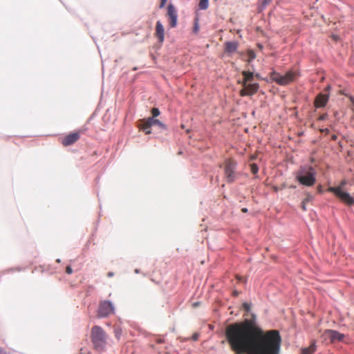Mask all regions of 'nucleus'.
Instances as JSON below:
<instances>
[{"mask_svg":"<svg viewBox=\"0 0 354 354\" xmlns=\"http://www.w3.org/2000/svg\"><path fill=\"white\" fill-rule=\"evenodd\" d=\"M312 198V196L310 194H308L307 197L302 201L301 203V208L304 211L306 209V204H307L308 202H309Z\"/></svg>","mask_w":354,"mask_h":354,"instance_id":"aec40b11","label":"nucleus"},{"mask_svg":"<svg viewBox=\"0 0 354 354\" xmlns=\"http://www.w3.org/2000/svg\"><path fill=\"white\" fill-rule=\"evenodd\" d=\"M328 101V95L326 94L319 93L315 100V106L321 108L326 106Z\"/></svg>","mask_w":354,"mask_h":354,"instance_id":"ddd939ff","label":"nucleus"},{"mask_svg":"<svg viewBox=\"0 0 354 354\" xmlns=\"http://www.w3.org/2000/svg\"><path fill=\"white\" fill-rule=\"evenodd\" d=\"M225 52L228 54L234 53L238 48V43L236 41H227L224 44Z\"/></svg>","mask_w":354,"mask_h":354,"instance_id":"2eb2a0df","label":"nucleus"},{"mask_svg":"<svg viewBox=\"0 0 354 354\" xmlns=\"http://www.w3.org/2000/svg\"><path fill=\"white\" fill-rule=\"evenodd\" d=\"M324 340H329L331 343L343 341L344 335L334 330H326L323 333Z\"/></svg>","mask_w":354,"mask_h":354,"instance_id":"9d476101","label":"nucleus"},{"mask_svg":"<svg viewBox=\"0 0 354 354\" xmlns=\"http://www.w3.org/2000/svg\"><path fill=\"white\" fill-rule=\"evenodd\" d=\"M83 130H79L76 132H72L68 135L61 138L60 141L63 146L68 147L75 143L80 138Z\"/></svg>","mask_w":354,"mask_h":354,"instance_id":"1a4fd4ad","label":"nucleus"},{"mask_svg":"<svg viewBox=\"0 0 354 354\" xmlns=\"http://www.w3.org/2000/svg\"><path fill=\"white\" fill-rule=\"evenodd\" d=\"M299 73L297 71L290 70L284 75H281L277 72L271 73V79L279 85L285 86L294 82L298 77Z\"/></svg>","mask_w":354,"mask_h":354,"instance_id":"20e7f679","label":"nucleus"},{"mask_svg":"<svg viewBox=\"0 0 354 354\" xmlns=\"http://www.w3.org/2000/svg\"><path fill=\"white\" fill-rule=\"evenodd\" d=\"M225 336L236 354H279L281 337L277 330L263 332L249 319L230 324Z\"/></svg>","mask_w":354,"mask_h":354,"instance_id":"f257e3e1","label":"nucleus"},{"mask_svg":"<svg viewBox=\"0 0 354 354\" xmlns=\"http://www.w3.org/2000/svg\"><path fill=\"white\" fill-rule=\"evenodd\" d=\"M270 1L271 0H263L262 3V6L266 7L268 3H270Z\"/></svg>","mask_w":354,"mask_h":354,"instance_id":"cd10ccee","label":"nucleus"},{"mask_svg":"<svg viewBox=\"0 0 354 354\" xmlns=\"http://www.w3.org/2000/svg\"><path fill=\"white\" fill-rule=\"evenodd\" d=\"M326 117H327L326 114H323V115L319 116V120H325L326 118Z\"/></svg>","mask_w":354,"mask_h":354,"instance_id":"c85d7f7f","label":"nucleus"},{"mask_svg":"<svg viewBox=\"0 0 354 354\" xmlns=\"http://www.w3.org/2000/svg\"><path fill=\"white\" fill-rule=\"evenodd\" d=\"M236 278L237 279V280L239 281H241V282H243V283H246V279L245 278H243L242 277H240L239 275H236Z\"/></svg>","mask_w":354,"mask_h":354,"instance_id":"a878e982","label":"nucleus"},{"mask_svg":"<svg viewBox=\"0 0 354 354\" xmlns=\"http://www.w3.org/2000/svg\"><path fill=\"white\" fill-rule=\"evenodd\" d=\"M198 305V303H194V306H197Z\"/></svg>","mask_w":354,"mask_h":354,"instance_id":"58836bf2","label":"nucleus"},{"mask_svg":"<svg viewBox=\"0 0 354 354\" xmlns=\"http://www.w3.org/2000/svg\"><path fill=\"white\" fill-rule=\"evenodd\" d=\"M248 62H251L252 59L255 58V53L254 51L250 50L248 51Z\"/></svg>","mask_w":354,"mask_h":354,"instance_id":"5701e85b","label":"nucleus"},{"mask_svg":"<svg viewBox=\"0 0 354 354\" xmlns=\"http://www.w3.org/2000/svg\"><path fill=\"white\" fill-rule=\"evenodd\" d=\"M107 276H108L109 277H113V272H109L107 274Z\"/></svg>","mask_w":354,"mask_h":354,"instance_id":"72a5a7b5","label":"nucleus"},{"mask_svg":"<svg viewBox=\"0 0 354 354\" xmlns=\"http://www.w3.org/2000/svg\"><path fill=\"white\" fill-rule=\"evenodd\" d=\"M241 212H243V213H246V212H248V209L245 208V207L242 208Z\"/></svg>","mask_w":354,"mask_h":354,"instance_id":"473e14b6","label":"nucleus"},{"mask_svg":"<svg viewBox=\"0 0 354 354\" xmlns=\"http://www.w3.org/2000/svg\"><path fill=\"white\" fill-rule=\"evenodd\" d=\"M242 86L243 88L239 92L241 96L252 95L258 91L259 88L258 83L250 82Z\"/></svg>","mask_w":354,"mask_h":354,"instance_id":"f8f14e48","label":"nucleus"},{"mask_svg":"<svg viewBox=\"0 0 354 354\" xmlns=\"http://www.w3.org/2000/svg\"><path fill=\"white\" fill-rule=\"evenodd\" d=\"M198 334H197V333H194V334L193 335V336H192V339H193L194 340H195V341H196V340H197V339H198Z\"/></svg>","mask_w":354,"mask_h":354,"instance_id":"c756f323","label":"nucleus"},{"mask_svg":"<svg viewBox=\"0 0 354 354\" xmlns=\"http://www.w3.org/2000/svg\"><path fill=\"white\" fill-rule=\"evenodd\" d=\"M198 25H197V24H196V25H195V26H194V31H195V32H197V31H198Z\"/></svg>","mask_w":354,"mask_h":354,"instance_id":"f704fd0d","label":"nucleus"},{"mask_svg":"<svg viewBox=\"0 0 354 354\" xmlns=\"http://www.w3.org/2000/svg\"><path fill=\"white\" fill-rule=\"evenodd\" d=\"M250 170H251V172H252L254 175L257 174L258 171H259L258 166H257L255 163H252V164H251V165H250Z\"/></svg>","mask_w":354,"mask_h":354,"instance_id":"412c9836","label":"nucleus"},{"mask_svg":"<svg viewBox=\"0 0 354 354\" xmlns=\"http://www.w3.org/2000/svg\"><path fill=\"white\" fill-rule=\"evenodd\" d=\"M233 296L237 297L239 295V292L237 290H234L232 292Z\"/></svg>","mask_w":354,"mask_h":354,"instance_id":"2f4dec72","label":"nucleus"},{"mask_svg":"<svg viewBox=\"0 0 354 354\" xmlns=\"http://www.w3.org/2000/svg\"><path fill=\"white\" fill-rule=\"evenodd\" d=\"M328 192L333 193L342 202L347 205L354 204V198L347 192L341 189V187H330Z\"/></svg>","mask_w":354,"mask_h":354,"instance_id":"423d86ee","label":"nucleus"},{"mask_svg":"<svg viewBox=\"0 0 354 354\" xmlns=\"http://www.w3.org/2000/svg\"><path fill=\"white\" fill-rule=\"evenodd\" d=\"M167 1V0H161V2L160 3V6L159 7L160 8H162L163 7H165V4H166V2Z\"/></svg>","mask_w":354,"mask_h":354,"instance_id":"bb28decb","label":"nucleus"},{"mask_svg":"<svg viewBox=\"0 0 354 354\" xmlns=\"http://www.w3.org/2000/svg\"><path fill=\"white\" fill-rule=\"evenodd\" d=\"M315 351V343L311 344L309 347L302 349L301 354H313Z\"/></svg>","mask_w":354,"mask_h":354,"instance_id":"f3484780","label":"nucleus"},{"mask_svg":"<svg viewBox=\"0 0 354 354\" xmlns=\"http://www.w3.org/2000/svg\"><path fill=\"white\" fill-rule=\"evenodd\" d=\"M151 114H152V117L153 118L158 116L160 115V111L158 108H156V107H153L152 109H151Z\"/></svg>","mask_w":354,"mask_h":354,"instance_id":"4be33fe9","label":"nucleus"},{"mask_svg":"<svg viewBox=\"0 0 354 354\" xmlns=\"http://www.w3.org/2000/svg\"><path fill=\"white\" fill-rule=\"evenodd\" d=\"M3 349L0 348V354H3Z\"/></svg>","mask_w":354,"mask_h":354,"instance_id":"4c0bfd02","label":"nucleus"},{"mask_svg":"<svg viewBox=\"0 0 354 354\" xmlns=\"http://www.w3.org/2000/svg\"><path fill=\"white\" fill-rule=\"evenodd\" d=\"M153 125H157L158 127V123H157V122H152V126Z\"/></svg>","mask_w":354,"mask_h":354,"instance_id":"e433bc0d","label":"nucleus"},{"mask_svg":"<svg viewBox=\"0 0 354 354\" xmlns=\"http://www.w3.org/2000/svg\"><path fill=\"white\" fill-rule=\"evenodd\" d=\"M241 74L243 76V80L242 84H245L250 83L252 81L253 77H254V74L252 72L243 71L241 73Z\"/></svg>","mask_w":354,"mask_h":354,"instance_id":"dca6fc26","label":"nucleus"},{"mask_svg":"<svg viewBox=\"0 0 354 354\" xmlns=\"http://www.w3.org/2000/svg\"><path fill=\"white\" fill-rule=\"evenodd\" d=\"M114 307L110 301H102L99 304L97 316L99 317H106L114 313Z\"/></svg>","mask_w":354,"mask_h":354,"instance_id":"6e6552de","label":"nucleus"},{"mask_svg":"<svg viewBox=\"0 0 354 354\" xmlns=\"http://www.w3.org/2000/svg\"><path fill=\"white\" fill-rule=\"evenodd\" d=\"M66 272L68 274H71L73 273V270H72V268L69 266H68L66 268Z\"/></svg>","mask_w":354,"mask_h":354,"instance_id":"393cba45","label":"nucleus"},{"mask_svg":"<svg viewBox=\"0 0 354 354\" xmlns=\"http://www.w3.org/2000/svg\"><path fill=\"white\" fill-rule=\"evenodd\" d=\"M209 6V0H199L198 8L201 10H206Z\"/></svg>","mask_w":354,"mask_h":354,"instance_id":"6ab92c4d","label":"nucleus"},{"mask_svg":"<svg viewBox=\"0 0 354 354\" xmlns=\"http://www.w3.org/2000/svg\"><path fill=\"white\" fill-rule=\"evenodd\" d=\"M318 192H322V187L321 186L318 187Z\"/></svg>","mask_w":354,"mask_h":354,"instance_id":"c9c22d12","label":"nucleus"},{"mask_svg":"<svg viewBox=\"0 0 354 354\" xmlns=\"http://www.w3.org/2000/svg\"><path fill=\"white\" fill-rule=\"evenodd\" d=\"M152 122L158 123V127L162 131H166L167 129V126L165 124H163L159 120L153 118H148L147 119L140 120L139 123V128L144 131L146 134H150L151 131H147V129H150L152 127Z\"/></svg>","mask_w":354,"mask_h":354,"instance_id":"0eeeda50","label":"nucleus"},{"mask_svg":"<svg viewBox=\"0 0 354 354\" xmlns=\"http://www.w3.org/2000/svg\"><path fill=\"white\" fill-rule=\"evenodd\" d=\"M346 184V182L345 180H342L339 187H341V189H342V187H344Z\"/></svg>","mask_w":354,"mask_h":354,"instance_id":"7c9ffc66","label":"nucleus"},{"mask_svg":"<svg viewBox=\"0 0 354 354\" xmlns=\"http://www.w3.org/2000/svg\"><path fill=\"white\" fill-rule=\"evenodd\" d=\"M155 35L158 39L160 42H162L165 39V29L163 25L160 21H158L156 24Z\"/></svg>","mask_w":354,"mask_h":354,"instance_id":"4468645a","label":"nucleus"},{"mask_svg":"<svg viewBox=\"0 0 354 354\" xmlns=\"http://www.w3.org/2000/svg\"><path fill=\"white\" fill-rule=\"evenodd\" d=\"M113 333L115 335V337L120 339L122 333V330L119 326H114L113 327Z\"/></svg>","mask_w":354,"mask_h":354,"instance_id":"a211bd4d","label":"nucleus"},{"mask_svg":"<svg viewBox=\"0 0 354 354\" xmlns=\"http://www.w3.org/2000/svg\"><path fill=\"white\" fill-rule=\"evenodd\" d=\"M91 342L95 350L102 351L106 344L107 335L102 327L94 326L91 329Z\"/></svg>","mask_w":354,"mask_h":354,"instance_id":"7ed1b4c3","label":"nucleus"},{"mask_svg":"<svg viewBox=\"0 0 354 354\" xmlns=\"http://www.w3.org/2000/svg\"><path fill=\"white\" fill-rule=\"evenodd\" d=\"M243 309L247 312H250V309H251V305L247 302H244L243 304Z\"/></svg>","mask_w":354,"mask_h":354,"instance_id":"b1692460","label":"nucleus"},{"mask_svg":"<svg viewBox=\"0 0 354 354\" xmlns=\"http://www.w3.org/2000/svg\"><path fill=\"white\" fill-rule=\"evenodd\" d=\"M167 17L169 26L171 28H175L177 25L178 14L176 7L171 3L169 4L167 6Z\"/></svg>","mask_w":354,"mask_h":354,"instance_id":"9b49d317","label":"nucleus"},{"mask_svg":"<svg viewBox=\"0 0 354 354\" xmlns=\"http://www.w3.org/2000/svg\"><path fill=\"white\" fill-rule=\"evenodd\" d=\"M316 171L312 166H302L297 171L296 180L302 185L311 187L316 182Z\"/></svg>","mask_w":354,"mask_h":354,"instance_id":"f03ea898","label":"nucleus"},{"mask_svg":"<svg viewBox=\"0 0 354 354\" xmlns=\"http://www.w3.org/2000/svg\"><path fill=\"white\" fill-rule=\"evenodd\" d=\"M236 167V162L232 160L227 159L224 162V173L225 178L228 183H233L236 178V174L235 172Z\"/></svg>","mask_w":354,"mask_h":354,"instance_id":"39448f33","label":"nucleus"}]
</instances>
